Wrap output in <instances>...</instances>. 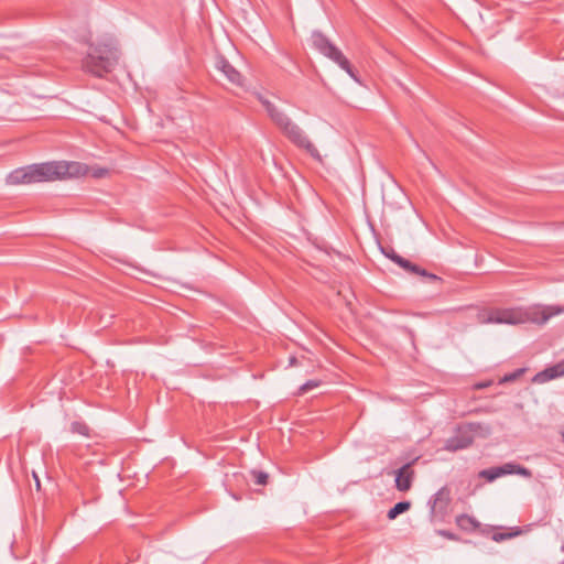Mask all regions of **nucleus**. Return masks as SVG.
Here are the masks:
<instances>
[{
    "mask_svg": "<svg viewBox=\"0 0 564 564\" xmlns=\"http://www.w3.org/2000/svg\"><path fill=\"white\" fill-rule=\"evenodd\" d=\"M87 166L79 162H45L31 164L12 171L7 176L11 185L52 182L85 175Z\"/></svg>",
    "mask_w": 564,
    "mask_h": 564,
    "instance_id": "nucleus-1",
    "label": "nucleus"
},
{
    "mask_svg": "<svg viewBox=\"0 0 564 564\" xmlns=\"http://www.w3.org/2000/svg\"><path fill=\"white\" fill-rule=\"evenodd\" d=\"M257 98L264 107L271 121L292 144L307 152L314 160L322 162L319 151L297 123H295L282 109L276 107L261 94H258Z\"/></svg>",
    "mask_w": 564,
    "mask_h": 564,
    "instance_id": "nucleus-2",
    "label": "nucleus"
},
{
    "mask_svg": "<svg viewBox=\"0 0 564 564\" xmlns=\"http://www.w3.org/2000/svg\"><path fill=\"white\" fill-rule=\"evenodd\" d=\"M118 58L117 48L109 44L90 45L83 59V68L97 77H102L112 70Z\"/></svg>",
    "mask_w": 564,
    "mask_h": 564,
    "instance_id": "nucleus-3",
    "label": "nucleus"
},
{
    "mask_svg": "<svg viewBox=\"0 0 564 564\" xmlns=\"http://www.w3.org/2000/svg\"><path fill=\"white\" fill-rule=\"evenodd\" d=\"M311 41L314 48H316L321 54L336 63L356 83H360L357 73L352 68L349 61L345 57L341 51L338 47H336L322 32H313Z\"/></svg>",
    "mask_w": 564,
    "mask_h": 564,
    "instance_id": "nucleus-4",
    "label": "nucleus"
},
{
    "mask_svg": "<svg viewBox=\"0 0 564 564\" xmlns=\"http://www.w3.org/2000/svg\"><path fill=\"white\" fill-rule=\"evenodd\" d=\"M529 319L528 314L521 308H490L478 313L479 324H523Z\"/></svg>",
    "mask_w": 564,
    "mask_h": 564,
    "instance_id": "nucleus-5",
    "label": "nucleus"
},
{
    "mask_svg": "<svg viewBox=\"0 0 564 564\" xmlns=\"http://www.w3.org/2000/svg\"><path fill=\"white\" fill-rule=\"evenodd\" d=\"M474 442V436L468 430L459 427L457 433L446 440L444 449L448 452H457L469 447Z\"/></svg>",
    "mask_w": 564,
    "mask_h": 564,
    "instance_id": "nucleus-6",
    "label": "nucleus"
},
{
    "mask_svg": "<svg viewBox=\"0 0 564 564\" xmlns=\"http://www.w3.org/2000/svg\"><path fill=\"white\" fill-rule=\"evenodd\" d=\"M216 68L221 72L228 82L237 87L245 88V78L225 57L216 61Z\"/></svg>",
    "mask_w": 564,
    "mask_h": 564,
    "instance_id": "nucleus-7",
    "label": "nucleus"
},
{
    "mask_svg": "<svg viewBox=\"0 0 564 564\" xmlns=\"http://www.w3.org/2000/svg\"><path fill=\"white\" fill-rule=\"evenodd\" d=\"M564 377V360L545 368L535 375L534 381L539 383H544L553 379H557Z\"/></svg>",
    "mask_w": 564,
    "mask_h": 564,
    "instance_id": "nucleus-8",
    "label": "nucleus"
},
{
    "mask_svg": "<svg viewBox=\"0 0 564 564\" xmlns=\"http://www.w3.org/2000/svg\"><path fill=\"white\" fill-rule=\"evenodd\" d=\"M413 475L414 473L411 469V464L403 465L397 473V489L400 491H408L411 488Z\"/></svg>",
    "mask_w": 564,
    "mask_h": 564,
    "instance_id": "nucleus-9",
    "label": "nucleus"
},
{
    "mask_svg": "<svg viewBox=\"0 0 564 564\" xmlns=\"http://www.w3.org/2000/svg\"><path fill=\"white\" fill-rule=\"evenodd\" d=\"M449 496L446 488L440 489L430 500L431 513L436 514L437 510L443 511L447 508Z\"/></svg>",
    "mask_w": 564,
    "mask_h": 564,
    "instance_id": "nucleus-10",
    "label": "nucleus"
},
{
    "mask_svg": "<svg viewBox=\"0 0 564 564\" xmlns=\"http://www.w3.org/2000/svg\"><path fill=\"white\" fill-rule=\"evenodd\" d=\"M456 523L464 530H475L479 527L478 521L468 514H460L456 518Z\"/></svg>",
    "mask_w": 564,
    "mask_h": 564,
    "instance_id": "nucleus-11",
    "label": "nucleus"
},
{
    "mask_svg": "<svg viewBox=\"0 0 564 564\" xmlns=\"http://www.w3.org/2000/svg\"><path fill=\"white\" fill-rule=\"evenodd\" d=\"M398 265L413 274H427V271L406 259H398Z\"/></svg>",
    "mask_w": 564,
    "mask_h": 564,
    "instance_id": "nucleus-12",
    "label": "nucleus"
},
{
    "mask_svg": "<svg viewBox=\"0 0 564 564\" xmlns=\"http://www.w3.org/2000/svg\"><path fill=\"white\" fill-rule=\"evenodd\" d=\"M411 507V503L409 501H400L398 503H395L389 511H388V519L389 520H393L395 519L399 514L408 511Z\"/></svg>",
    "mask_w": 564,
    "mask_h": 564,
    "instance_id": "nucleus-13",
    "label": "nucleus"
},
{
    "mask_svg": "<svg viewBox=\"0 0 564 564\" xmlns=\"http://www.w3.org/2000/svg\"><path fill=\"white\" fill-rule=\"evenodd\" d=\"M522 533V530L518 527L516 528H512L510 529V531L506 532V533H502V532H495L492 535H491V539L495 541V542H501V541H505L507 539H511V538H514V536H518Z\"/></svg>",
    "mask_w": 564,
    "mask_h": 564,
    "instance_id": "nucleus-14",
    "label": "nucleus"
},
{
    "mask_svg": "<svg viewBox=\"0 0 564 564\" xmlns=\"http://www.w3.org/2000/svg\"><path fill=\"white\" fill-rule=\"evenodd\" d=\"M503 476V470L498 467H491L488 469H482L479 473V477L485 478L487 481H494L497 478Z\"/></svg>",
    "mask_w": 564,
    "mask_h": 564,
    "instance_id": "nucleus-15",
    "label": "nucleus"
},
{
    "mask_svg": "<svg viewBox=\"0 0 564 564\" xmlns=\"http://www.w3.org/2000/svg\"><path fill=\"white\" fill-rule=\"evenodd\" d=\"M250 475L254 481V484L264 486L268 484L269 475L262 470H251Z\"/></svg>",
    "mask_w": 564,
    "mask_h": 564,
    "instance_id": "nucleus-16",
    "label": "nucleus"
},
{
    "mask_svg": "<svg viewBox=\"0 0 564 564\" xmlns=\"http://www.w3.org/2000/svg\"><path fill=\"white\" fill-rule=\"evenodd\" d=\"M70 431L73 433H77V434H80V435H84V436H88L89 435V427L83 423V422H73L70 424Z\"/></svg>",
    "mask_w": 564,
    "mask_h": 564,
    "instance_id": "nucleus-17",
    "label": "nucleus"
},
{
    "mask_svg": "<svg viewBox=\"0 0 564 564\" xmlns=\"http://www.w3.org/2000/svg\"><path fill=\"white\" fill-rule=\"evenodd\" d=\"M516 467H517V464H513V463H507L502 466H498V468H501L503 470V475L516 474Z\"/></svg>",
    "mask_w": 564,
    "mask_h": 564,
    "instance_id": "nucleus-18",
    "label": "nucleus"
},
{
    "mask_svg": "<svg viewBox=\"0 0 564 564\" xmlns=\"http://www.w3.org/2000/svg\"><path fill=\"white\" fill-rule=\"evenodd\" d=\"M318 386L317 381L310 380L300 387V393H305Z\"/></svg>",
    "mask_w": 564,
    "mask_h": 564,
    "instance_id": "nucleus-19",
    "label": "nucleus"
},
{
    "mask_svg": "<svg viewBox=\"0 0 564 564\" xmlns=\"http://www.w3.org/2000/svg\"><path fill=\"white\" fill-rule=\"evenodd\" d=\"M516 474L517 475H520V476H523V477H527V478H530L532 476V473L530 469L521 466V465H518L517 464V467H516Z\"/></svg>",
    "mask_w": 564,
    "mask_h": 564,
    "instance_id": "nucleus-20",
    "label": "nucleus"
},
{
    "mask_svg": "<svg viewBox=\"0 0 564 564\" xmlns=\"http://www.w3.org/2000/svg\"><path fill=\"white\" fill-rule=\"evenodd\" d=\"M383 253L387 258H389L397 264H398V259H403V257L399 256L393 249H390L388 251L383 250Z\"/></svg>",
    "mask_w": 564,
    "mask_h": 564,
    "instance_id": "nucleus-21",
    "label": "nucleus"
},
{
    "mask_svg": "<svg viewBox=\"0 0 564 564\" xmlns=\"http://www.w3.org/2000/svg\"><path fill=\"white\" fill-rule=\"evenodd\" d=\"M521 372H522V370H517L516 372L506 375L502 379V382H509V381L514 380Z\"/></svg>",
    "mask_w": 564,
    "mask_h": 564,
    "instance_id": "nucleus-22",
    "label": "nucleus"
},
{
    "mask_svg": "<svg viewBox=\"0 0 564 564\" xmlns=\"http://www.w3.org/2000/svg\"><path fill=\"white\" fill-rule=\"evenodd\" d=\"M107 173H108V170H106V169H98V170L94 171V174H93V175H94L95 177H102V176H105Z\"/></svg>",
    "mask_w": 564,
    "mask_h": 564,
    "instance_id": "nucleus-23",
    "label": "nucleus"
},
{
    "mask_svg": "<svg viewBox=\"0 0 564 564\" xmlns=\"http://www.w3.org/2000/svg\"><path fill=\"white\" fill-rule=\"evenodd\" d=\"M420 275L424 276V278H427L431 281H441V278L435 275L434 273H429L427 272V274H420Z\"/></svg>",
    "mask_w": 564,
    "mask_h": 564,
    "instance_id": "nucleus-24",
    "label": "nucleus"
},
{
    "mask_svg": "<svg viewBox=\"0 0 564 564\" xmlns=\"http://www.w3.org/2000/svg\"><path fill=\"white\" fill-rule=\"evenodd\" d=\"M441 534H442V535H444V536H447V538H449V539H452V538H453V534H452V533H449V532H446V531H442V532H441Z\"/></svg>",
    "mask_w": 564,
    "mask_h": 564,
    "instance_id": "nucleus-25",
    "label": "nucleus"
},
{
    "mask_svg": "<svg viewBox=\"0 0 564 564\" xmlns=\"http://www.w3.org/2000/svg\"><path fill=\"white\" fill-rule=\"evenodd\" d=\"M34 479H35L36 488L40 489V480L35 474H34Z\"/></svg>",
    "mask_w": 564,
    "mask_h": 564,
    "instance_id": "nucleus-26",
    "label": "nucleus"
}]
</instances>
